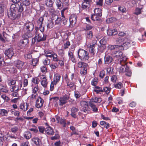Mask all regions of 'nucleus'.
I'll list each match as a JSON object with an SVG mask.
<instances>
[{"label": "nucleus", "instance_id": "nucleus-1", "mask_svg": "<svg viewBox=\"0 0 146 146\" xmlns=\"http://www.w3.org/2000/svg\"><path fill=\"white\" fill-rule=\"evenodd\" d=\"M102 101V99L100 98L95 97L92 98L90 100L88 104L86 101H82L81 102V105L82 108L81 110L84 112L86 113L87 111L88 106H90L92 111L95 112H97L98 110V108L95 105V103H99Z\"/></svg>", "mask_w": 146, "mask_h": 146}, {"label": "nucleus", "instance_id": "nucleus-2", "mask_svg": "<svg viewBox=\"0 0 146 146\" xmlns=\"http://www.w3.org/2000/svg\"><path fill=\"white\" fill-rule=\"evenodd\" d=\"M123 53L120 51L117 50L112 52V55L115 60L119 61V63H125L127 60V58L125 56H123Z\"/></svg>", "mask_w": 146, "mask_h": 146}, {"label": "nucleus", "instance_id": "nucleus-3", "mask_svg": "<svg viewBox=\"0 0 146 146\" xmlns=\"http://www.w3.org/2000/svg\"><path fill=\"white\" fill-rule=\"evenodd\" d=\"M17 9L15 4H12L10 8L8 10L7 15L9 18L12 20H14L17 17L16 11Z\"/></svg>", "mask_w": 146, "mask_h": 146}, {"label": "nucleus", "instance_id": "nucleus-4", "mask_svg": "<svg viewBox=\"0 0 146 146\" xmlns=\"http://www.w3.org/2000/svg\"><path fill=\"white\" fill-rule=\"evenodd\" d=\"M78 53V58L82 61L86 62L89 58L88 52L84 49H80Z\"/></svg>", "mask_w": 146, "mask_h": 146}, {"label": "nucleus", "instance_id": "nucleus-5", "mask_svg": "<svg viewBox=\"0 0 146 146\" xmlns=\"http://www.w3.org/2000/svg\"><path fill=\"white\" fill-rule=\"evenodd\" d=\"M61 76L58 73L54 74L53 81L51 82L50 86V90L52 91L54 88V86L59 82L60 80Z\"/></svg>", "mask_w": 146, "mask_h": 146}, {"label": "nucleus", "instance_id": "nucleus-6", "mask_svg": "<svg viewBox=\"0 0 146 146\" xmlns=\"http://www.w3.org/2000/svg\"><path fill=\"white\" fill-rule=\"evenodd\" d=\"M22 77L21 76H18L17 80L19 81V85H14L12 86L10 88V90L11 92H17L20 90L21 89L22 86V83L21 80Z\"/></svg>", "mask_w": 146, "mask_h": 146}, {"label": "nucleus", "instance_id": "nucleus-7", "mask_svg": "<svg viewBox=\"0 0 146 146\" xmlns=\"http://www.w3.org/2000/svg\"><path fill=\"white\" fill-rule=\"evenodd\" d=\"M35 34V38L36 39L37 42H39L41 41L44 40L46 39V36L44 35L43 33L40 32L38 29L36 30V29Z\"/></svg>", "mask_w": 146, "mask_h": 146}, {"label": "nucleus", "instance_id": "nucleus-8", "mask_svg": "<svg viewBox=\"0 0 146 146\" xmlns=\"http://www.w3.org/2000/svg\"><path fill=\"white\" fill-rule=\"evenodd\" d=\"M6 58H11L15 54L13 49L10 48L6 49L4 52Z\"/></svg>", "mask_w": 146, "mask_h": 146}, {"label": "nucleus", "instance_id": "nucleus-9", "mask_svg": "<svg viewBox=\"0 0 146 146\" xmlns=\"http://www.w3.org/2000/svg\"><path fill=\"white\" fill-rule=\"evenodd\" d=\"M28 42L29 41L28 39H24L21 40L19 41L18 45L21 48H23L27 47Z\"/></svg>", "mask_w": 146, "mask_h": 146}, {"label": "nucleus", "instance_id": "nucleus-10", "mask_svg": "<svg viewBox=\"0 0 146 146\" xmlns=\"http://www.w3.org/2000/svg\"><path fill=\"white\" fill-rule=\"evenodd\" d=\"M44 103V100L41 97L38 96L36 99L35 106L37 108H40L43 106Z\"/></svg>", "mask_w": 146, "mask_h": 146}, {"label": "nucleus", "instance_id": "nucleus-11", "mask_svg": "<svg viewBox=\"0 0 146 146\" xmlns=\"http://www.w3.org/2000/svg\"><path fill=\"white\" fill-rule=\"evenodd\" d=\"M69 99V96L65 95L62 97H60L59 99V104L60 106H62L65 104L67 102V101Z\"/></svg>", "mask_w": 146, "mask_h": 146}, {"label": "nucleus", "instance_id": "nucleus-12", "mask_svg": "<svg viewBox=\"0 0 146 146\" xmlns=\"http://www.w3.org/2000/svg\"><path fill=\"white\" fill-rule=\"evenodd\" d=\"M126 62L125 63L122 62L121 64L120 63L121 66L119 67V70L120 72H124L125 71L127 72L129 70V68L127 66V63Z\"/></svg>", "mask_w": 146, "mask_h": 146}, {"label": "nucleus", "instance_id": "nucleus-13", "mask_svg": "<svg viewBox=\"0 0 146 146\" xmlns=\"http://www.w3.org/2000/svg\"><path fill=\"white\" fill-rule=\"evenodd\" d=\"M40 78L41 80L40 83L41 85L43 87L46 88L48 84L46 77L44 75H40Z\"/></svg>", "mask_w": 146, "mask_h": 146}, {"label": "nucleus", "instance_id": "nucleus-14", "mask_svg": "<svg viewBox=\"0 0 146 146\" xmlns=\"http://www.w3.org/2000/svg\"><path fill=\"white\" fill-rule=\"evenodd\" d=\"M34 27L33 24L31 22L26 23L25 25L24 28L28 31H32Z\"/></svg>", "mask_w": 146, "mask_h": 146}, {"label": "nucleus", "instance_id": "nucleus-15", "mask_svg": "<svg viewBox=\"0 0 146 146\" xmlns=\"http://www.w3.org/2000/svg\"><path fill=\"white\" fill-rule=\"evenodd\" d=\"M77 17L75 15H71L70 18V22L71 25L72 26H74L77 21Z\"/></svg>", "mask_w": 146, "mask_h": 146}, {"label": "nucleus", "instance_id": "nucleus-16", "mask_svg": "<svg viewBox=\"0 0 146 146\" xmlns=\"http://www.w3.org/2000/svg\"><path fill=\"white\" fill-rule=\"evenodd\" d=\"M15 66L18 69H19L22 68L24 64V62L20 60H17L14 62Z\"/></svg>", "mask_w": 146, "mask_h": 146}, {"label": "nucleus", "instance_id": "nucleus-17", "mask_svg": "<svg viewBox=\"0 0 146 146\" xmlns=\"http://www.w3.org/2000/svg\"><path fill=\"white\" fill-rule=\"evenodd\" d=\"M29 104L27 103L25 104L24 102L21 103L19 106V108L20 109L24 111H26L28 108Z\"/></svg>", "mask_w": 146, "mask_h": 146}, {"label": "nucleus", "instance_id": "nucleus-18", "mask_svg": "<svg viewBox=\"0 0 146 146\" xmlns=\"http://www.w3.org/2000/svg\"><path fill=\"white\" fill-rule=\"evenodd\" d=\"M117 33V29H109L107 30V34L109 36L115 35Z\"/></svg>", "mask_w": 146, "mask_h": 146}, {"label": "nucleus", "instance_id": "nucleus-19", "mask_svg": "<svg viewBox=\"0 0 146 146\" xmlns=\"http://www.w3.org/2000/svg\"><path fill=\"white\" fill-rule=\"evenodd\" d=\"M45 132L46 134L49 135H53L54 134L53 129L50 127H48L46 128Z\"/></svg>", "mask_w": 146, "mask_h": 146}, {"label": "nucleus", "instance_id": "nucleus-20", "mask_svg": "<svg viewBox=\"0 0 146 146\" xmlns=\"http://www.w3.org/2000/svg\"><path fill=\"white\" fill-rule=\"evenodd\" d=\"M77 65L78 67L81 68L87 67L88 66L87 64L82 61L78 62L77 64Z\"/></svg>", "mask_w": 146, "mask_h": 146}, {"label": "nucleus", "instance_id": "nucleus-21", "mask_svg": "<svg viewBox=\"0 0 146 146\" xmlns=\"http://www.w3.org/2000/svg\"><path fill=\"white\" fill-rule=\"evenodd\" d=\"M113 59L111 56H105L104 57V62L105 64H109L113 61Z\"/></svg>", "mask_w": 146, "mask_h": 146}, {"label": "nucleus", "instance_id": "nucleus-22", "mask_svg": "<svg viewBox=\"0 0 146 146\" xmlns=\"http://www.w3.org/2000/svg\"><path fill=\"white\" fill-rule=\"evenodd\" d=\"M44 20V18L42 17L40 18L37 21V24L36 25L37 27H35V29L38 30V27H41L42 26L43 23V21Z\"/></svg>", "mask_w": 146, "mask_h": 146}, {"label": "nucleus", "instance_id": "nucleus-23", "mask_svg": "<svg viewBox=\"0 0 146 146\" xmlns=\"http://www.w3.org/2000/svg\"><path fill=\"white\" fill-rule=\"evenodd\" d=\"M66 9V8H64L61 11V17L64 18V19H62V22L63 24L64 25L66 24L67 22V19L65 18V17L64 15V12Z\"/></svg>", "mask_w": 146, "mask_h": 146}, {"label": "nucleus", "instance_id": "nucleus-24", "mask_svg": "<svg viewBox=\"0 0 146 146\" xmlns=\"http://www.w3.org/2000/svg\"><path fill=\"white\" fill-rule=\"evenodd\" d=\"M33 36V34L31 31L27 32L23 36V38L25 39H27Z\"/></svg>", "mask_w": 146, "mask_h": 146}, {"label": "nucleus", "instance_id": "nucleus-25", "mask_svg": "<svg viewBox=\"0 0 146 146\" xmlns=\"http://www.w3.org/2000/svg\"><path fill=\"white\" fill-rule=\"evenodd\" d=\"M54 3V1L52 0H46L45 1L46 5L48 7H52Z\"/></svg>", "mask_w": 146, "mask_h": 146}, {"label": "nucleus", "instance_id": "nucleus-26", "mask_svg": "<svg viewBox=\"0 0 146 146\" xmlns=\"http://www.w3.org/2000/svg\"><path fill=\"white\" fill-rule=\"evenodd\" d=\"M40 75L38 77H36L32 78V82L34 84H38L39 82L40 81Z\"/></svg>", "mask_w": 146, "mask_h": 146}, {"label": "nucleus", "instance_id": "nucleus-27", "mask_svg": "<svg viewBox=\"0 0 146 146\" xmlns=\"http://www.w3.org/2000/svg\"><path fill=\"white\" fill-rule=\"evenodd\" d=\"M120 46L118 45H110L108 46V49L109 50H112L118 48Z\"/></svg>", "mask_w": 146, "mask_h": 146}, {"label": "nucleus", "instance_id": "nucleus-28", "mask_svg": "<svg viewBox=\"0 0 146 146\" xmlns=\"http://www.w3.org/2000/svg\"><path fill=\"white\" fill-rule=\"evenodd\" d=\"M24 136L26 139H29L31 138L32 137L31 133L29 131H27L25 132Z\"/></svg>", "mask_w": 146, "mask_h": 146}, {"label": "nucleus", "instance_id": "nucleus-29", "mask_svg": "<svg viewBox=\"0 0 146 146\" xmlns=\"http://www.w3.org/2000/svg\"><path fill=\"white\" fill-rule=\"evenodd\" d=\"M94 13L98 15L99 17L102 16V11L101 9L100 8H96L94 10Z\"/></svg>", "mask_w": 146, "mask_h": 146}, {"label": "nucleus", "instance_id": "nucleus-30", "mask_svg": "<svg viewBox=\"0 0 146 146\" xmlns=\"http://www.w3.org/2000/svg\"><path fill=\"white\" fill-rule=\"evenodd\" d=\"M100 124L103 127V128H106V129H108L110 127V124L108 123H107L104 121H100Z\"/></svg>", "mask_w": 146, "mask_h": 146}, {"label": "nucleus", "instance_id": "nucleus-31", "mask_svg": "<svg viewBox=\"0 0 146 146\" xmlns=\"http://www.w3.org/2000/svg\"><path fill=\"white\" fill-rule=\"evenodd\" d=\"M95 46L94 45L90 44L89 47V51L91 53L92 55H94L95 54Z\"/></svg>", "mask_w": 146, "mask_h": 146}, {"label": "nucleus", "instance_id": "nucleus-32", "mask_svg": "<svg viewBox=\"0 0 146 146\" xmlns=\"http://www.w3.org/2000/svg\"><path fill=\"white\" fill-rule=\"evenodd\" d=\"M131 41H127L123 43L122 46L125 48H128L131 46Z\"/></svg>", "mask_w": 146, "mask_h": 146}, {"label": "nucleus", "instance_id": "nucleus-33", "mask_svg": "<svg viewBox=\"0 0 146 146\" xmlns=\"http://www.w3.org/2000/svg\"><path fill=\"white\" fill-rule=\"evenodd\" d=\"M87 67H85L81 68L80 73L81 75H85L87 73Z\"/></svg>", "mask_w": 146, "mask_h": 146}, {"label": "nucleus", "instance_id": "nucleus-34", "mask_svg": "<svg viewBox=\"0 0 146 146\" xmlns=\"http://www.w3.org/2000/svg\"><path fill=\"white\" fill-rule=\"evenodd\" d=\"M94 90V92H96L97 94L103 92V90L102 88L101 87L98 86H96Z\"/></svg>", "mask_w": 146, "mask_h": 146}, {"label": "nucleus", "instance_id": "nucleus-35", "mask_svg": "<svg viewBox=\"0 0 146 146\" xmlns=\"http://www.w3.org/2000/svg\"><path fill=\"white\" fill-rule=\"evenodd\" d=\"M33 141L34 143L36 145H39L40 142V140L37 137L33 138Z\"/></svg>", "mask_w": 146, "mask_h": 146}, {"label": "nucleus", "instance_id": "nucleus-36", "mask_svg": "<svg viewBox=\"0 0 146 146\" xmlns=\"http://www.w3.org/2000/svg\"><path fill=\"white\" fill-rule=\"evenodd\" d=\"M100 17L98 16V15H97L95 13L94 14L92 15L91 18L94 21H98L100 19Z\"/></svg>", "mask_w": 146, "mask_h": 146}, {"label": "nucleus", "instance_id": "nucleus-37", "mask_svg": "<svg viewBox=\"0 0 146 146\" xmlns=\"http://www.w3.org/2000/svg\"><path fill=\"white\" fill-rule=\"evenodd\" d=\"M54 26L53 22L51 20L48 21L47 27L48 29H51Z\"/></svg>", "mask_w": 146, "mask_h": 146}, {"label": "nucleus", "instance_id": "nucleus-38", "mask_svg": "<svg viewBox=\"0 0 146 146\" xmlns=\"http://www.w3.org/2000/svg\"><path fill=\"white\" fill-rule=\"evenodd\" d=\"M0 114L3 116H7L8 114V111L5 110L1 109L0 110Z\"/></svg>", "mask_w": 146, "mask_h": 146}, {"label": "nucleus", "instance_id": "nucleus-39", "mask_svg": "<svg viewBox=\"0 0 146 146\" xmlns=\"http://www.w3.org/2000/svg\"><path fill=\"white\" fill-rule=\"evenodd\" d=\"M37 97H38V96L37 94H33L29 96V98L30 99V100L32 102H33L36 98Z\"/></svg>", "mask_w": 146, "mask_h": 146}, {"label": "nucleus", "instance_id": "nucleus-40", "mask_svg": "<svg viewBox=\"0 0 146 146\" xmlns=\"http://www.w3.org/2000/svg\"><path fill=\"white\" fill-rule=\"evenodd\" d=\"M142 8H137L134 12V14L137 15H138L141 13Z\"/></svg>", "mask_w": 146, "mask_h": 146}, {"label": "nucleus", "instance_id": "nucleus-41", "mask_svg": "<svg viewBox=\"0 0 146 146\" xmlns=\"http://www.w3.org/2000/svg\"><path fill=\"white\" fill-rule=\"evenodd\" d=\"M53 60L54 62H58L59 61L58 58V56L57 54L53 53L52 56Z\"/></svg>", "mask_w": 146, "mask_h": 146}, {"label": "nucleus", "instance_id": "nucleus-42", "mask_svg": "<svg viewBox=\"0 0 146 146\" xmlns=\"http://www.w3.org/2000/svg\"><path fill=\"white\" fill-rule=\"evenodd\" d=\"M116 20V19L114 17H111L109 19H107L106 20V22L107 23H111L115 21Z\"/></svg>", "mask_w": 146, "mask_h": 146}, {"label": "nucleus", "instance_id": "nucleus-43", "mask_svg": "<svg viewBox=\"0 0 146 146\" xmlns=\"http://www.w3.org/2000/svg\"><path fill=\"white\" fill-rule=\"evenodd\" d=\"M89 5V3L84 2L82 4V8L84 9L87 8Z\"/></svg>", "mask_w": 146, "mask_h": 146}, {"label": "nucleus", "instance_id": "nucleus-44", "mask_svg": "<svg viewBox=\"0 0 146 146\" xmlns=\"http://www.w3.org/2000/svg\"><path fill=\"white\" fill-rule=\"evenodd\" d=\"M66 82L67 84V86L70 88L74 86V84L73 82H69V80L67 78L66 79Z\"/></svg>", "mask_w": 146, "mask_h": 146}, {"label": "nucleus", "instance_id": "nucleus-45", "mask_svg": "<svg viewBox=\"0 0 146 146\" xmlns=\"http://www.w3.org/2000/svg\"><path fill=\"white\" fill-rule=\"evenodd\" d=\"M56 5L58 8L60 9L62 3L60 0H56Z\"/></svg>", "mask_w": 146, "mask_h": 146}, {"label": "nucleus", "instance_id": "nucleus-46", "mask_svg": "<svg viewBox=\"0 0 146 146\" xmlns=\"http://www.w3.org/2000/svg\"><path fill=\"white\" fill-rule=\"evenodd\" d=\"M11 113L13 114L15 116H19L20 115V112L19 111L15 110H11Z\"/></svg>", "mask_w": 146, "mask_h": 146}, {"label": "nucleus", "instance_id": "nucleus-47", "mask_svg": "<svg viewBox=\"0 0 146 146\" xmlns=\"http://www.w3.org/2000/svg\"><path fill=\"white\" fill-rule=\"evenodd\" d=\"M16 83L15 80H10L8 81V84L9 86L14 85Z\"/></svg>", "mask_w": 146, "mask_h": 146}, {"label": "nucleus", "instance_id": "nucleus-48", "mask_svg": "<svg viewBox=\"0 0 146 146\" xmlns=\"http://www.w3.org/2000/svg\"><path fill=\"white\" fill-rule=\"evenodd\" d=\"M103 92H106L107 94H108L110 92V88L107 87H105L104 88L103 90Z\"/></svg>", "mask_w": 146, "mask_h": 146}, {"label": "nucleus", "instance_id": "nucleus-49", "mask_svg": "<svg viewBox=\"0 0 146 146\" xmlns=\"http://www.w3.org/2000/svg\"><path fill=\"white\" fill-rule=\"evenodd\" d=\"M25 5H23L21 4L19 6V7L18 9V12L20 13L22 12L23 10L24 7H25Z\"/></svg>", "mask_w": 146, "mask_h": 146}, {"label": "nucleus", "instance_id": "nucleus-50", "mask_svg": "<svg viewBox=\"0 0 146 146\" xmlns=\"http://www.w3.org/2000/svg\"><path fill=\"white\" fill-rule=\"evenodd\" d=\"M87 35L88 38L89 39L91 38L93 36V33L92 31H89L87 32Z\"/></svg>", "mask_w": 146, "mask_h": 146}, {"label": "nucleus", "instance_id": "nucleus-51", "mask_svg": "<svg viewBox=\"0 0 146 146\" xmlns=\"http://www.w3.org/2000/svg\"><path fill=\"white\" fill-rule=\"evenodd\" d=\"M38 61V58L34 59L33 60L32 64L33 66H36V64H37Z\"/></svg>", "mask_w": 146, "mask_h": 146}, {"label": "nucleus", "instance_id": "nucleus-52", "mask_svg": "<svg viewBox=\"0 0 146 146\" xmlns=\"http://www.w3.org/2000/svg\"><path fill=\"white\" fill-rule=\"evenodd\" d=\"M18 127L17 126H14L11 128V131L13 133H15L18 130Z\"/></svg>", "mask_w": 146, "mask_h": 146}, {"label": "nucleus", "instance_id": "nucleus-53", "mask_svg": "<svg viewBox=\"0 0 146 146\" xmlns=\"http://www.w3.org/2000/svg\"><path fill=\"white\" fill-rule=\"evenodd\" d=\"M50 66L52 69H54L58 67V65L57 63H54L50 64Z\"/></svg>", "mask_w": 146, "mask_h": 146}, {"label": "nucleus", "instance_id": "nucleus-54", "mask_svg": "<svg viewBox=\"0 0 146 146\" xmlns=\"http://www.w3.org/2000/svg\"><path fill=\"white\" fill-rule=\"evenodd\" d=\"M61 19L60 18L57 17L55 21V24L59 25H60L61 22Z\"/></svg>", "mask_w": 146, "mask_h": 146}, {"label": "nucleus", "instance_id": "nucleus-55", "mask_svg": "<svg viewBox=\"0 0 146 146\" xmlns=\"http://www.w3.org/2000/svg\"><path fill=\"white\" fill-rule=\"evenodd\" d=\"M22 1L23 4L25 6L28 5L30 4L29 0H22Z\"/></svg>", "mask_w": 146, "mask_h": 146}, {"label": "nucleus", "instance_id": "nucleus-56", "mask_svg": "<svg viewBox=\"0 0 146 146\" xmlns=\"http://www.w3.org/2000/svg\"><path fill=\"white\" fill-rule=\"evenodd\" d=\"M50 60L47 58L45 59L44 61H43V63L44 65H48L50 63Z\"/></svg>", "mask_w": 146, "mask_h": 146}, {"label": "nucleus", "instance_id": "nucleus-57", "mask_svg": "<svg viewBox=\"0 0 146 146\" xmlns=\"http://www.w3.org/2000/svg\"><path fill=\"white\" fill-rule=\"evenodd\" d=\"M1 98L4 100L8 101L10 100L9 98L5 94H3L1 96Z\"/></svg>", "mask_w": 146, "mask_h": 146}, {"label": "nucleus", "instance_id": "nucleus-58", "mask_svg": "<svg viewBox=\"0 0 146 146\" xmlns=\"http://www.w3.org/2000/svg\"><path fill=\"white\" fill-rule=\"evenodd\" d=\"M98 81V80L96 78H94V79L92 81L91 84L93 86H96L97 83Z\"/></svg>", "mask_w": 146, "mask_h": 146}, {"label": "nucleus", "instance_id": "nucleus-59", "mask_svg": "<svg viewBox=\"0 0 146 146\" xmlns=\"http://www.w3.org/2000/svg\"><path fill=\"white\" fill-rule=\"evenodd\" d=\"M123 86L121 82H119L118 84H115L114 86L116 88L120 89Z\"/></svg>", "mask_w": 146, "mask_h": 146}, {"label": "nucleus", "instance_id": "nucleus-60", "mask_svg": "<svg viewBox=\"0 0 146 146\" xmlns=\"http://www.w3.org/2000/svg\"><path fill=\"white\" fill-rule=\"evenodd\" d=\"M70 45V42L69 41H66L64 44V48L66 49L68 48L69 46Z\"/></svg>", "mask_w": 146, "mask_h": 146}, {"label": "nucleus", "instance_id": "nucleus-61", "mask_svg": "<svg viewBox=\"0 0 146 146\" xmlns=\"http://www.w3.org/2000/svg\"><path fill=\"white\" fill-rule=\"evenodd\" d=\"M38 115L39 117L42 118V119L44 120H45L46 119V118L44 117V113L41 112H39L38 113Z\"/></svg>", "mask_w": 146, "mask_h": 146}, {"label": "nucleus", "instance_id": "nucleus-62", "mask_svg": "<svg viewBox=\"0 0 146 146\" xmlns=\"http://www.w3.org/2000/svg\"><path fill=\"white\" fill-rule=\"evenodd\" d=\"M105 74V72L103 70L101 71L99 74V76L101 78H103L104 77Z\"/></svg>", "mask_w": 146, "mask_h": 146}, {"label": "nucleus", "instance_id": "nucleus-63", "mask_svg": "<svg viewBox=\"0 0 146 146\" xmlns=\"http://www.w3.org/2000/svg\"><path fill=\"white\" fill-rule=\"evenodd\" d=\"M41 71L43 73L47 71L46 68L45 66H42L40 68Z\"/></svg>", "mask_w": 146, "mask_h": 146}, {"label": "nucleus", "instance_id": "nucleus-64", "mask_svg": "<svg viewBox=\"0 0 146 146\" xmlns=\"http://www.w3.org/2000/svg\"><path fill=\"white\" fill-rule=\"evenodd\" d=\"M29 130L33 132L34 133H36L38 131V129L35 127L31 128L29 129Z\"/></svg>", "mask_w": 146, "mask_h": 146}]
</instances>
